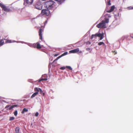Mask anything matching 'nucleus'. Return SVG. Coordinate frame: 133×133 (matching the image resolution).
Instances as JSON below:
<instances>
[{"label": "nucleus", "mask_w": 133, "mask_h": 133, "mask_svg": "<svg viewBox=\"0 0 133 133\" xmlns=\"http://www.w3.org/2000/svg\"><path fill=\"white\" fill-rule=\"evenodd\" d=\"M109 22V19L105 18L104 20H102L101 23L96 25V27L98 28H105V23H108Z\"/></svg>", "instance_id": "obj_1"}, {"label": "nucleus", "mask_w": 133, "mask_h": 133, "mask_svg": "<svg viewBox=\"0 0 133 133\" xmlns=\"http://www.w3.org/2000/svg\"><path fill=\"white\" fill-rule=\"evenodd\" d=\"M55 2L53 1H50L45 3L44 6L48 9L50 10L54 7Z\"/></svg>", "instance_id": "obj_2"}, {"label": "nucleus", "mask_w": 133, "mask_h": 133, "mask_svg": "<svg viewBox=\"0 0 133 133\" xmlns=\"http://www.w3.org/2000/svg\"><path fill=\"white\" fill-rule=\"evenodd\" d=\"M103 34L100 33H96L95 34L92 35L91 36V38L92 39L94 37H100V40H101L103 38Z\"/></svg>", "instance_id": "obj_3"}, {"label": "nucleus", "mask_w": 133, "mask_h": 133, "mask_svg": "<svg viewBox=\"0 0 133 133\" xmlns=\"http://www.w3.org/2000/svg\"><path fill=\"white\" fill-rule=\"evenodd\" d=\"M35 6L36 8L38 10H41L42 9V5L40 1L37 2L35 4Z\"/></svg>", "instance_id": "obj_4"}, {"label": "nucleus", "mask_w": 133, "mask_h": 133, "mask_svg": "<svg viewBox=\"0 0 133 133\" xmlns=\"http://www.w3.org/2000/svg\"><path fill=\"white\" fill-rule=\"evenodd\" d=\"M50 11L48 9H43L41 11V14L42 15L48 16L50 14Z\"/></svg>", "instance_id": "obj_5"}, {"label": "nucleus", "mask_w": 133, "mask_h": 133, "mask_svg": "<svg viewBox=\"0 0 133 133\" xmlns=\"http://www.w3.org/2000/svg\"><path fill=\"white\" fill-rule=\"evenodd\" d=\"M0 6L2 9L4 11L7 12L11 11V10L9 8L6 6L5 5L1 4H0Z\"/></svg>", "instance_id": "obj_6"}, {"label": "nucleus", "mask_w": 133, "mask_h": 133, "mask_svg": "<svg viewBox=\"0 0 133 133\" xmlns=\"http://www.w3.org/2000/svg\"><path fill=\"white\" fill-rule=\"evenodd\" d=\"M17 105H15L11 106L10 105H7L5 107V109H7V110H10L14 107H16L17 106Z\"/></svg>", "instance_id": "obj_7"}, {"label": "nucleus", "mask_w": 133, "mask_h": 133, "mask_svg": "<svg viewBox=\"0 0 133 133\" xmlns=\"http://www.w3.org/2000/svg\"><path fill=\"white\" fill-rule=\"evenodd\" d=\"M79 48H77L75 49H74L70 51L69 52L71 53H75L79 52V53H82V51H79Z\"/></svg>", "instance_id": "obj_8"}, {"label": "nucleus", "mask_w": 133, "mask_h": 133, "mask_svg": "<svg viewBox=\"0 0 133 133\" xmlns=\"http://www.w3.org/2000/svg\"><path fill=\"white\" fill-rule=\"evenodd\" d=\"M43 29H40L39 30V39L41 40H42V32H43Z\"/></svg>", "instance_id": "obj_9"}, {"label": "nucleus", "mask_w": 133, "mask_h": 133, "mask_svg": "<svg viewBox=\"0 0 133 133\" xmlns=\"http://www.w3.org/2000/svg\"><path fill=\"white\" fill-rule=\"evenodd\" d=\"M36 48L37 49H40L42 47L40 44L38 43H37L36 44H34L32 45L33 47L35 48L36 47Z\"/></svg>", "instance_id": "obj_10"}, {"label": "nucleus", "mask_w": 133, "mask_h": 133, "mask_svg": "<svg viewBox=\"0 0 133 133\" xmlns=\"http://www.w3.org/2000/svg\"><path fill=\"white\" fill-rule=\"evenodd\" d=\"M4 40H6V41L5 42V43H10L16 42L15 41H12L11 40L5 39H4Z\"/></svg>", "instance_id": "obj_11"}, {"label": "nucleus", "mask_w": 133, "mask_h": 133, "mask_svg": "<svg viewBox=\"0 0 133 133\" xmlns=\"http://www.w3.org/2000/svg\"><path fill=\"white\" fill-rule=\"evenodd\" d=\"M26 3L28 4H31L33 2V0H25Z\"/></svg>", "instance_id": "obj_12"}, {"label": "nucleus", "mask_w": 133, "mask_h": 133, "mask_svg": "<svg viewBox=\"0 0 133 133\" xmlns=\"http://www.w3.org/2000/svg\"><path fill=\"white\" fill-rule=\"evenodd\" d=\"M115 6H112L110 9V10H108L107 11V12L109 13H110L114 11L115 9Z\"/></svg>", "instance_id": "obj_13"}, {"label": "nucleus", "mask_w": 133, "mask_h": 133, "mask_svg": "<svg viewBox=\"0 0 133 133\" xmlns=\"http://www.w3.org/2000/svg\"><path fill=\"white\" fill-rule=\"evenodd\" d=\"M55 1H57V3L59 4H61L63 3L65 0H55Z\"/></svg>", "instance_id": "obj_14"}, {"label": "nucleus", "mask_w": 133, "mask_h": 133, "mask_svg": "<svg viewBox=\"0 0 133 133\" xmlns=\"http://www.w3.org/2000/svg\"><path fill=\"white\" fill-rule=\"evenodd\" d=\"M38 92H36L34 93L31 96V98H32L36 96L38 94Z\"/></svg>", "instance_id": "obj_15"}, {"label": "nucleus", "mask_w": 133, "mask_h": 133, "mask_svg": "<svg viewBox=\"0 0 133 133\" xmlns=\"http://www.w3.org/2000/svg\"><path fill=\"white\" fill-rule=\"evenodd\" d=\"M4 39H2L0 40V46L3 45L4 43L3 40Z\"/></svg>", "instance_id": "obj_16"}, {"label": "nucleus", "mask_w": 133, "mask_h": 133, "mask_svg": "<svg viewBox=\"0 0 133 133\" xmlns=\"http://www.w3.org/2000/svg\"><path fill=\"white\" fill-rule=\"evenodd\" d=\"M19 128L18 127H17L15 128V131L16 133H19Z\"/></svg>", "instance_id": "obj_17"}, {"label": "nucleus", "mask_w": 133, "mask_h": 133, "mask_svg": "<svg viewBox=\"0 0 133 133\" xmlns=\"http://www.w3.org/2000/svg\"><path fill=\"white\" fill-rule=\"evenodd\" d=\"M28 111V109H26V108H24L22 111L21 112L23 114L25 112H27Z\"/></svg>", "instance_id": "obj_18"}, {"label": "nucleus", "mask_w": 133, "mask_h": 133, "mask_svg": "<svg viewBox=\"0 0 133 133\" xmlns=\"http://www.w3.org/2000/svg\"><path fill=\"white\" fill-rule=\"evenodd\" d=\"M40 88H36L34 89L35 91L36 92H38L39 91Z\"/></svg>", "instance_id": "obj_19"}, {"label": "nucleus", "mask_w": 133, "mask_h": 133, "mask_svg": "<svg viewBox=\"0 0 133 133\" xmlns=\"http://www.w3.org/2000/svg\"><path fill=\"white\" fill-rule=\"evenodd\" d=\"M68 54V52H64L63 54H62L60 56V57H61L65 56V55H67Z\"/></svg>", "instance_id": "obj_20"}, {"label": "nucleus", "mask_w": 133, "mask_h": 133, "mask_svg": "<svg viewBox=\"0 0 133 133\" xmlns=\"http://www.w3.org/2000/svg\"><path fill=\"white\" fill-rule=\"evenodd\" d=\"M102 44H103L104 45V43L103 42H99L98 44V45H100Z\"/></svg>", "instance_id": "obj_21"}, {"label": "nucleus", "mask_w": 133, "mask_h": 133, "mask_svg": "<svg viewBox=\"0 0 133 133\" xmlns=\"http://www.w3.org/2000/svg\"><path fill=\"white\" fill-rule=\"evenodd\" d=\"M15 119V118L14 117H10L9 118V120L10 121H12Z\"/></svg>", "instance_id": "obj_22"}, {"label": "nucleus", "mask_w": 133, "mask_h": 133, "mask_svg": "<svg viewBox=\"0 0 133 133\" xmlns=\"http://www.w3.org/2000/svg\"><path fill=\"white\" fill-rule=\"evenodd\" d=\"M47 80V79L46 78H43L42 79H39V82H40L42 80Z\"/></svg>", "instance_id": "obj_23"}, {"label": "nucleus", "mask_w": 133, "mask_h": 133, "mask_svg": "<svg viewBox=\"0 0 133 133\" xmlns=\"http://www.w3.org/2000/svg\"><path fill=\"white\" fill-rule=\"evenodd\" d=\"M14 115L16 116L17 115V111L16 110L14 112Z\"/></svg>", "instance_id": "obj_24"}, {"label": "nucleus", "mask_w": 133, "mask_h": 133, "mask_svg": "<svg viewBox=\"0 0 133 133\" xmlns=\"http://www.w3.org/2000/svg\"><path fill=\"white\" fill-rule=\"evenodd\" d=\"M66 68L71 70H72V68L70 66H66Z\"/></svg>", "instance_id": "obj_25"}, {"label": "nucleus", "mask_w": 133, "mask_h": 133, "mask_svg": "<svg viewBox=\"0 0 133 133\" xmlns=\"http://www.w3.org/2000/svg\"><path fill=\"white\" fill-rule=\"evenodd\" d=\"M60 58V56H59L57 57V58L55 59L53 61V62H55L59 58Z\"/></svg>", "instance_id": "obj_26"}, {"label": "nucleus", "mask_w": 133, "mask_h": 133, "mask_svg": "<svg viewBox=\"0 0 133 133\" xmlns=\"http://www.w3.org/2000/svg\"><path fill=\"white\" fill-rule=\"evenodd\" d=\"M110 1L109 0L107 2L108 5H111V3H110Z\"/></svg>", "instance_id": "obj_27"}, {"label": "nucleus", "mask_w": 133, "mask_h": 133, "mask_svg": "<svg viewBox=\"0 0 133 133\" xmlns=\"http://www.w3.org/2000/svg\"><path fill=\"white\" fill-rule=\"evenodd\" d=\"M39 92L41 94H42L43 93V91L41 89H40V90Z\"/></svg>", "instance_id": "obj_28"}, {"label": "nucleus", "mask_w": 133, "mask_h": 133, "mask_svg": "<svg viewBox=\"0 0 133 133\" xmlns=\"http://www.w3.org/2000/svg\"><path fill=\"white\" fill-rule=\"evenodd\" d=\"M65 69V67H62L60 68V69H61L62 70H64Z\"/></svg>", "instance_id": "obj_29"}, {"label": "nucleus", "mask_w": 133, "mask_h": 133, "mask_svg": "<svg viewBox=\"0 0 133 133\" xmlns=\"http://www.w3.org/2000/svg\"><path fill=\"white\" fill-rule=\"evenodd\" d=\"M38 115V112H37L35 114V116H37Z\"/></svg>", "instance_id": "obj_30"}, {"label": "nucleus", "mask_w": 133, "mask_h": 133, "mask_svg": "<svg viewBox=\"0 0 133 133\" xmlns=\"http://www.w3.org/2000/svg\"><path fill=\"white\" fill-rule=\"evenodd\" d=\"M90 49L89 48H88L86 49V50L87 51H89L90 50Z\"/></svg>", "instance_id": "obj_31"}, {"label": "nucleus", "mask_w": 133, "mask_h": 133, "mask_svg": "<svg viewBox=\"0 0 133 133\" xmlns=\"http://www.w3.org/2000/svg\"><path fill=\"white\" fill-rule=\"evenodd\" d=\"M112 53H114V52H115V54H117V52H116V51H112Z\"/></svg>", "instance_id": "obj_32"}, {"label": "nucleus", "mask_w": 133, "mask_h": 133, "mask_svg": "<svg viewBox=\"0 0 133 133\" xmlns=\"http://www.w3.org/2000/svg\"><path fill=\"white\" fill-rule=\"evenodd\" d=\"M87 44H91V43L90 42H89V41H88V42H87Z\"/></svg>", "instance_id": "obj_33"}, {"label": "nucleus", "mask_w": 133, "mask_h": 133, "mask_svg": "<svg viewBox=\"0 0 133 133\" xmlns=\"http://www.w3.org/2000/svg\"><path fill=\"white\" fill-rule=\"evenodd\" d=\"M58 54H55V55H54V56H58Z\"/></svg>", "instance_id": "obj_34"}, {"label": "nucleus", "mask_w": 133, "mask_h": 133, "mask_svg": "<svg viewBox=\"0 0 133 133\" xmlns=\"http://www.w3.org/2000/svg\"><path fill=\"white\" fill-rule=\"evenodd\" d=\"M43 96H44L45 95V94L44 93H43Z\"/></svg>", "instance_id": "obj_35"}, {"label": "nucleus", "mask_w": 133, "mask_h": 133, "mask_svg": "<svg viewBox=\"0 0 133 133\" xmlns=\"http://www.w3.org/2000/svg\"><path fill=\"white\" fill-rule=\"evenodd\" d=\"M108 17H111V16H110V15H109V16H108Z\"/></svg>", "instance_id": "obj_36"}, {"label": "nucleus", "mask_w": 133, "mask_h": 133, "mask_svg": "<svg viewBox=\"0 0 133 133\" xmlns=\"http://www.w3.org/2000/svg\"><path fill=\"white\" fill-rule=\"evenodd\" d=\"M131 9H133V7H132Z\"/></svg>", "instance_id": "obj_37"}, {"label": "nucleus", "mask_w": 133, "mask_h": 133, "mask_svg": "<svg viewBox=\"0 0 133 133\" xmlns=\"http://www.w3.org/2000/svg\"><path fill=\"white\" fill-rule=\"evenodd\" d=\"M131 37L133 39V36H131Z\"/></svg>", "instance_id": "obj_38"}]
</instances>
